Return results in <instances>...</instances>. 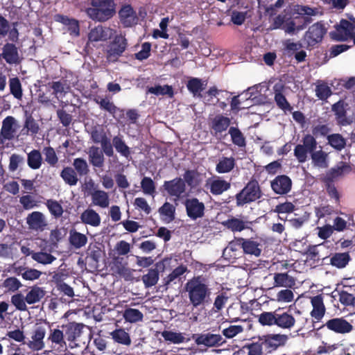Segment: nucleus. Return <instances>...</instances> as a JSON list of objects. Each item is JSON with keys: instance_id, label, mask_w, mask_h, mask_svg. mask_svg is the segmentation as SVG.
<instances>
[{"instance_id": "20", "label": "nucleus", "mask_w": 355, "mask_h": 355, "mask_svg": "<svg viewBox=\"0 0 355 355\" xmlns=\"http://www.w3.org/2000/svg\"><path fill=\"white\" fill-rule=\"evenodd\" d=\"M337 334H347L352 331L353 326L347 320L343 318H335L327 321L325 324L322 325L319 329L323 327Z\"/></svg>"}, {"instance_id": "51", "label": "nucleus", "mask_w": 355, "mask_h": 355, "mask_svg": "<svg viewBox=\"0 0 355 355\" xmlns=\"http://www.w3.org/2000/svg\"><path fill=\"white\" fill-rule=\"evenodd\" d=\"M247 223L248 222L243 221L234 217L229 218L223 223L224 225L227 227V229L232 230L234 232H241L248 228Z\"/></svg>"}, {"instance_id": "31", "label": "nucleus", "mask_w": 355, "mask_h": 355, "mask_svg": "<svg viewBox=\"0 0 355 355\" xmlns=\"http://www.w3.org/2000/svg\"><path fill=\"white\" fill-rule=\"evenodd\" d=\"M311 164L315 167L326 168L329 166V155L322 150L321 146H320V150H315L311 154Z\"/></svg>"}, {"instance_id": "41", "label": "nucleus", "mask_w": 355, "mask_h": 355, "mask_svg": "<svg viewBox=\"0 0 355 355\" xmlns=\"http://www.w3.org/2000/svg\"><path fill=\"white\" fill-rule=\"evenodd\" d=\"M69 243L76 249H80L87 243V237L75 230H71L69 237Z\"/></svg>"}, {"instance_id": "59", "label": "nucleus", "mask_w": 355, "mask_h": 355, "mask_svg": "<svg viewBox=\"0 0 355 355\" xmlns=\"http://www.w3.org/2000/svg\"><path fill=\"white\" fill-rule=\"evenodd\" d=\"M148 92L156 96L168 95L169 97H173L174 94L172 86L168 85L164 86L155 85V87H148Z\"/></svg>"}, {"instance_id": "13", "label": "nucleus", "mask_w": 355, "mask_h": 355, "mask_svg": "<svg viewBox=\"0 0 355 355\" xmlns=\"http://www.w3.org/2000/svg\"><path fill=\"white\" fill-rule=\"evenodd\" d=\"M326 33V28L321 22H316L311 26L306 32L304 38L310 46H313L322 40Z\"/></svg>"}, {"instance_id": "37", "label": "nucleus", "mask_w": 355, "mask_h": 355, "mask_svg": "<svg viewBox=\"0 0 355 355\" xmlns=\"http://www.w3.org/2000/svg\"><path fill=\"white\" fill-rule=\"evenodd\" d=\"M92 203L94 205L102 208H106L109 206L110 200L107 192L103 190H95L90 193Z\"/></svg>"}, {"instance_id": "26", "label": "nucleus", "mask_w": 355, "mask_h": 355, "mask_svg": "<svg viewBox=\"0 0 355 355\" xmlns=\"http://www.w3.org/2000/svg\"><path fill=\"white\" fill-rule=\"evenodd\" d=\"M55 20L67 27V31L70 35L78 37L80 35V24L78 20L69 18L68 16L58 14L55 16Z\"/></svg>"}, {"instance_id": "12", "label": "nucleus", "mask_w": 355, "mask_h": 355, "mask_svg": "<svg viewBox=\"0 0 355 355\" xmlns=\"http://www.w3.org/2000/svg\"><path fill=\"white\" fill-rule=\"evenodd\" d=\"M128 46V41L125 35L121 34L114 37L110 49L107 51V58L110 61H116L122 55Z\"/></svg>"}, {"instance_id": "34", "label": "nucleus", "mask_w": 355, "mask_h": 355, "mask_svg": "<svg viewBox=\"0 0 355 355\" xmlns=\"http://www.w3.org/2000/svg\"><path fill=\"white\" fill-rule=\"evenodd\" d=\"M94 101L99 105L101 110L107 112L109 114L114 116L115 114L118 112H123L122 110L116 107L113 101H110L108 98H101L96 96L94 98Z\"/></svg>"}, {"instance_id": "11", "label": "nucleus", "mask_w": 355, "mask_h": 355, "mask_svg": "<svg viewBox=\"0 0 355 355\" xmlns=\"http://www.w3.org/2000/svg\"><path fill=\"white\" fill-rule=\"evenodd\" d=\"M162 188L168 196L173 197L175 200H178L182 198L186 191L185 182L181 178H175L171 180L164 181Z\"/></svg>"}, {"instance_id": "8", "label": "nucleus", "mask_w": 355, "mask_h": 355, "mask_svg": "<svg viewBox=\"0 0 355 355\" xmlns=\"http://www.w3.org/2000/svg\"><path fill=\"white\" fill-rule=\"evenodd\" d=\"M232 119L222 114L215 115L209 119V127L211 135L221 139L222 134L231 127Z\"/></svg>"}, {"instance_id": "10", "label": "nucleus", "mask_w": 355, "mask_h": 355, "mask_svg": "<svg viewBox=\"0 0 355 355\" xmlns=\"http://www.w3.org/2000/svg\"><path fill=\"white\" fill-rule=\"evenodd\" d=\"M261 338L266 354L272 353L279 347L284 346L288 340L287 335L281 334H268L262 336Z\"/></svg>"}, {"instance_id": "38", "label": "nucleus", "mask_w": 355, "mask_h": 355, "mask_svg": "<svg viewBox=\"0 0 355 355\" xmlns=\"http://www.w3.org/2000/svg\"><path fill=\"white\" fill-rule=\"evenodd\" d=\"M295 285V279L287 272L275 273L274 286L291 288Z\"/></svg>"}, {"instance_id": "21", "label": "nucleus", "mask_w": 355, "mask_h": 355, "mask_svg": "<svg viewBox=\"0 0 355 355\" xmlns=\"http://www.w3.org/2000/svg\"><path fill=\"white\" fill-rule=\"evenodd\" d=\"M276 326L283 329H291L294 327L296 320L291 310L283 308L277 309Z\"/></svg>"}, {"instance_id": "28", "label": "nucleus", "mask_w": 355, "mask_h": 355, "mask_svg": "<svg viewBox=\"0 0 355 355\" xmlns=\"http://www.w3.org/2000/svg\"><path fill=\"white\" fill-rule=\"evenodd\" d=\"M284 85L276 84L273 87L274 100L277 106L284 112H291L293 107L283 94Z\"/></svg>"}, {"instance_id": "19", "label": "nucleus", "mask_w": 355, "mask_h": 355, "mask_svg": "<svg viewBox=\"0 0 355 355\" xmlns=\"http://www.w3.org/2000/svg\"><path fill=\"white\" fill-rule=\"evenodd\" d=\"M3 59L9 64H19L21 62L18 48L13 43L7 42L2 48L0 59Z\"/></svg>"}, {"instance_id": "46", "label": "nucleus", "mask_w": 355, "mask_h": 355, "mask_svg": "<svg viewBox=\"0 0 355 355\" xmlns=\"http://www.w3.org/2000/svg\"><path fill=\"white\" fill-rule=\"evenodd\" d=\"M110 335L114 341L119 344L126 346H129L131 344L130 336L124 329H116L111 332Z\"/></svg>"}, {"instance_id": "7", "label": "nucleus", "mask_w": 355, "mask_h": 355, "mask_svg": "<svg viewBox=\"0 0 355 355\" xmlns=\"http://www.w3.org/2000/svg\"><path fill=\"white\" fill-rule=\"evenodd\" d=\"M355 25L347 19H341L340 24L336 26V30L330 32L331 38L337 42L347 41L354 35Z\"/></svg>"}, {"instance_id": "60", "label": "nucleus", "mask_w": 355, "mask_h": 355, "mask_svg": "<svg viewBox=\"0 0 355 355\" xmlns=\"http://www.w3.org/2000/svg\"><path fill=\"white\" fill-rule=\"evenodd\" d=\"M73 166L77 175L79 176L87 175L89 172V166L85 159L83 158H76L73 159Z\"/></svg>"}, {"instance_id": "22", "label": "nucleus", "mask_w": 355, "mask_h": 355, "mask_svg": "<svg viewBox=\"0 0 355 355\" xmlns=\"http://www.w3.org/2000/svg\"><path fill=\"white\" fill-rule=\"evenodd\" d=\"M26 223L31 230L42 231L47 226L45 216L43 213L35 211L26 217Z\"/></svg>"}, {"instance_id": "62", "label": "nucleus", "mask_w": 355, "mask_h": 355, "mask_svg": "<svg viewBox=\"0 0 355 355\" xmlns=\"http://www.w3.org/2000/svg\"><path fill=\"white\" fill-rule=\"evenodd\" d=\"M2 286L6 289L7 292L14 293L22 286V284L17 278L10 277L3 282Z\"/></svg>"}, {"instance_id": "57", "label": "nucleus", "mask_w": 355, "mask_h": 355, "mask_svg": "<svg viewBox=\"0 0 355 355\" xmlns=\"http://www.w3.org/2000/svg\"><path fill=\"white\" fill-rule=\"evenodd\" d=\"M162 336L166 340L173 344H180L184 342V337L182 333L174 332L172 331H164L162 332Z\"/></svg>"}, {"instance_id": "30", "label": "nucleus", "mask_w": 355, "mask_h": 355, "mask_svg": "<svg viewBox=\"0 0 355 355\" xmlns=\"http://www.w3.org/2000/svg\"><path fill=\"white\" fill-rule=\"evenodd\" d=\"M347 104L343 100H339L331 107V110L334 112L336 121L342 125L349 123L347 119Z\"/></svg>"}, {"instance_id": "3", "label": "nucleus", "mask_w": 355, "mask_h": 355, "mask_svg": "<svg viewBox=\"0 0 355 355\" xmlns=\"http://www.w3.org/2000/svg\"><path fill=\"white\" fill-rule=\"evenodd\" d=\"M64 337L69 342L71 347H80L89 341L92 336L90 327L83 323L68 322L62 326Z\"/></svg>"}, {"instance_id": "50", "label": "nucleus", "mask_w": 355, "mask_h": 355, "mask_svg": "<svg viewBox=\"0 0 355 355\" xmlns=\"http://www.w3.org/2000/svg\"><path fill=\"white\" fill-rule=\"evenodd\" d=\"M45 205L53 218L57 219L62 216L64 209L59 202L53 199H49L46 201Z\"/></svg>"}, {"instance_id": "54", "label": "nucleus", "mask_w": 355, "mask_h": 355, "mask_svg": "<svg viewBox=\"0 0 355 355\" xmlns=\"http://www.w3.org/2000/svg\"><path fill=\"white\" fill-rule=\"evenodd\" d=\"M123 317L126 322L136 323L143 320L144 315L138 309L128 308L123 311Z\"/></svg>"}, {"instance_id": "58", "label": "nucleus", "mask_w": 355, "mask_h": 355, "mask_svg": "<svg viewBox=\"0 0 355 355\" xmlns=\"http://www.w3.org/2000/svg\"><path fill=\"white\" fill-rule=\"evenodd\" d=\"M187 270V267L180 265L175 268L166 277L164 278L166 285L170 284L171 282L175 283L178 279L180 280L181 276Z\"/></svg>"}, {"instance_id": "44", "label": "nucleus", "mask_w": 355, "mask_h": 355, "mask_svg": "<svg viewBox=\"0 0 355 355\" xmlns=\"http://www.w3.org/2000/svg\"><path fill=\"white\" fill-rule=\"evenodd\" d=\"M60 177L63 181L69 186H75L78 182V178L76 171L70 166L63 168L60 172Z\"/></svg>"}, {"instance_id": "49", "label": "nucleus", "mask_w": 355, "mask_h": 355, "mask_svg": "<svg viewBox=\"0 0 355 355\" xmlns=\"http://www.w3.org/2000/svg\"><path fill=\"white\" fill-rule=\"evenodd\" d=\"M187 87L194 96H201L200 92L205 88L202 80L198 78L189 79L187 83Z\"/></svg>"}, {"instance_id": "40", "label": "nucleus", "mask_w": 355, "mask_h": 355, "mask_svg": "<svg viewBox=\"0 0 355 355\" xmlns=\"http://www.w3.org/2000/svg\"><path fill=\"white\" fill-rule=\"evenodd\" d=\"M48 85L53 89L52 94L57 98H62L70 89V87L67 84V80L53 81L49 83Z\"/></svg>"}, {"instance_id": "61", "label": "nucleus", "mask_w": 355, "mask_h": 355, "mask_svg": "<svg viewBox=\"0 0 355 355\" xmlns=\"http://www.w3.org/2000/svg\"><path fill=\"white\" fill-rule=\"evenodd\" d=\"M32 259L37 263L46 265L51 263L56 258L50 253L44 252H33Z\"/></svg>"}, {"instance_id": "47", "label": "nucleus", "mask_w": 355, "mask_h": 355, "mask_svg": "<svg viewBox=\"0 0 355 355\" xmlns=\"http://www.w3.org/2000/svg\"><path fill=\"white\" fill-rule=\"evenodd\" d=\"M277 309L275 311H263L258 315V322L262 326H276Z\"/></svg>"}, {"instance_id": "25", "label": "nucleus", "mask_w": 355, "mask_h": 355, "mask_svg": "<svg viewBox=\"0 0 355 355\" xmlns=\"http://www.w3.org/2000/svg\"><path fill=\"white\" fill-rule=\"evenodd\" d=\"M46 334V329L42 326H37L33 331L32 340L27 343V345L33 350L39 351L44 348L43 339Z\"/></svg>"}, {"instance_id": "23", "label": "nucleus", "mask_w": 355, "mask_h": 355, "mask_svg": "<svg viewBox=\"0 0 355 355\" xmlns=\"http://www.w3.org/2000/svg\"><path fill=\"white\" fill-rule=\"evenodd\" d=\"M323 298L324 297L322 294L317 295L311 298V303L313 306V309L311 311V315L316 320V322L320 321L326 312Z\"/></svg>"}, {"instance_id": "36", "label": "nucleus", "mask_w": 355, "mask_h": 355, "mask_svg": "<svg viewBox=\"0 0 355 355\" xmlns=\"http://www.w3.org/2000/svg\"><path fill=\"white\" fill-rule=\"evenodd\" d=\"M113 148L121 156L128 158L130 156V148L125 144L122 135H116L112 138Z\"/></svg>"}, {"instance_id": "63", "label": "nucleus", "mask_w": 355, "mask_h": 355, "mask_svg": "<svg viewBox=\"0 0 355 355\" xmlns=\"http://www.w3.org/2000/svg\"><path fill=\"white\" fill-rule=\"evenodd\" d=\"M25 162V158L23 155L13 153L10 156L8 170L10 172H15L17 168L22 166Z\"/></svg>"}, {"instance_id": "27", "label": "nucleus", "mask_w": 355, "mask_h": 355, "mask_svg": "<svg viewBox=\"0 0 355 355\" xmlns=\"http://www.w3.org/2000/svg\"><path fill=\"white\" fill-rule=\"evenodd\" d=\"M210 193L214 196H218L227 191L231 187V183L220 177L209 179L207 181Z\"/></svg>"}, {"instance_id": "2", "label": "nucleus", "mask_w": 355, "mask_h": 355, "mask_svg": "<svg viewBox=\"0 0 355 355\" xmlns=\"http://www.w3.org/2000/svg\"><path fill=\"white\" fill-rule=\"evenodd\" d=\"M85 12L92 21L103 23L115 16L116 3L114 0H91L90 6Z\"/></svg>"}, {"instance_id": "32", "label": "nucleus", "mask_w": 355, "mask_h": 355, "mask_svg": "<svg viewBox=\"0 0 355 355\" xmlns=\"http://www.w3.org/2000/svg\"><path fill=\"white\" fill-rule=\"evenodd\" d=\"M104 153L95 146H92L89 149V161L94 167L102 168L104 166L105 157Z\"/></svg>"}, {"instance_id": "43", "label": "nucleus", "mask_w": 355, "mask_h": 355, "mask_svg": "<svg viewBox=\"0 0 355 355\" xmlns=\"http://www.w3.org/2000/svg\"><path fill=\"white\" fill-rule=\"evenodd\" d=\"M350 260L351 257L348 252H336L330 257V263L338 268H343Z\"/></svg>"}, {"instance_id": "18", "label": "nucleus", "mask_w": 355, "mask_h": 355, "mask_svg": "<svg viewBox=\"0 0 355 355\" xmlns=\"http://www.w3.org/2000/svg\"><path fill=\"white\" fill-rule=\"evenodd\" d=\"M16 131V119L12 116H6L2 121V126L0 132V140L1 144H3L5 141L13 139Z\"/></svg>"}, {"instance_id": "9", "label": "nucleus", "mask_w": 355, "mask_h": 355, "mask_svg": "<svg viewBox=\"0 0 355 355\" xmlns=\"http://www.w3.org/2000/svg\"><path fill=\"white\" fill-rule=\"evenodd\" d=\"M184 205L187 215L190 219L196 220L205 216V205L197 198H187L184 202Z\"/></svg>"}, {"instance_id": "33", "label": "nucleus", "mask_w": 355, "mask_h": 355, "mask_svg": "<svg viewBox=\"0 0 355 355\" xmlns=\"http://www.w3.org/2000/svg\"><path fill=\"white\" fill-rule=\"evenodd\" d=\"M80 218L84 224L98 227L101 224L99 214L92 209H87L80 215Z\"/></svg>"}, {"instance_id": "1", "label": "nucleus", "mask_w": 355, "mask_h": 355, "mask_svg": "<svg viewBox=\"0 0 355 355\" xmlns=\"http://www.w3.org/2000/svg\"><path fill=\"white\" fill-rule=\"evenodd\" d=\"M184 289L193 307L205 306L210 301L211 289L208 280L202 275L194 276L189 279Z\"/></svg>"}, {"instance_id": "14", "label": "nucleus", "mask_w": 355, "mask_h": 355, "mask_svg": "<svg viewBox=\"0 0 355 355\" xmlns=\"http://www.w3.org/2000/svg\"><path fill=\"white\" fill-rule=\"evenodd\" d=\"M121 24L124 28H130L138 22V17L130 4H124L118 12Z\"/></svg>"}, {"instance_id": "52", "label": "nucleus", "mask_w": 355, "mask_h": 355, "mask_svg": "<svg viewBox=\"0 0 355 355\" xmlns=\"http://www.w3.org/2000/svg\"><path fill=\"white\" fill-rule=\"evenodd\" d=\"M45 295L44 291L38 286H33L25 297L26 302L29 304L38 302Z\"/></svg>"}, {"instance_id": "15", "label": "nucleus", "mask_w": 355, "mask_h": 355, "mask_svg": "<svg viewBox=\"0 0 355 355\" xmlns=\"http://www.w3.org/2000/svg\"><path fill=\"white\" fill-rule=\"evenodd\" d=\"M192 338L198 345H203L206 347L221 346L226 341L220 334H193Z\"/></svg>"}, {"instance_id": "48", "label": "nucleus", "mask_w": 355, "mask_h": 355, "mask_svg": "<svg viewBox=\"0 0 355 355\" xmlns=\"http://www.w3.org/2000/svg\"><path fill=\"white\" fill-rule=\"evenodd\" d=\"M328 144L338 151L342 150L346 146L345 139L338 133L329 135L327 137Z\"/></svg>"}, {"instance_id": "5", "label": "nucleus", "mask_w": 355, "mask_h": 355, "mask_svg": "<svg viewBox=\"0 0 355 355\" xmlns=\"http://www.w3.org/2000/svg\"><path fill=\"white\" fill-rule=\"evenodd\" d=\"M318 142L316 139L311 134L303 135L301 143L295 146L294 148V156L299 163H304L308 159V155L316 150Z\"/></svg>"}, {"instance_id": "35", "label": "nucleus", "mask_w": 355, "mask_h": 355, "mask_svg": "<svg viewBox=\"0 0 355 355\" xmlns=\"http://www.w3.org/2000/svg\"><path fill=\"white\" fill-rule=\"evenodd\" d=\"M342 166L331 168L326 175L321 179L322 182L334 183V179L342 175L344 172L350 170V166L345 163L341 162Z\"/></svg>"}, {"instance_id": "24", "label": "nucleus", "mask_w": 355, "mask_h": 355, "mask_svg": "<svg viewBox=\"0 0 355 355\" xmlns=\"http://www.w3.org/2000/svg\"><path fill=\"white\" fill-rule=\"evenodd\" d=\"M112 270L114 272L119 275L125 280H130L132 277V270L126 266L127 263H124V259L121 257H114L112 258Z\"/></svg>"}, {"instance_id": "64", "label": "nucleus", "mask_w": 355, "mask_h": 355, "mask_svg": "<svg viewBox=\"0 0 355 355\" xmlns=\"http://www.w3.org/2000/svg\"><path fill=\"white\" fill-rule=\"evenodd\" d=\"M315 91L316 96L322 101H326L332 95L331 88L326 83L316 85Z\"/></svg>"}, {"instance_id": "39", "label": "nucleus", "mask_w": 355, "mask_h": 355, "mask_svg": "<svg viewBox=\"0 0 355 355\" xmlns=\"http://www.w3.org/2000/svg\"><path fill=\"white\" fill-rule=\"evenodd\" d=\"M228 134L230 135L232 142L239 148H245L246 139L238 127L231 126L229 128Z\"/></svg>"}, {"instance_id": "17", "label": "nucleus", "mask_w": 355, "mask_h": 355, "mask_svg": "<svg viewBox=\"0 0 355 355\" xmlns=\"http://www.w3.org/2000/svg\"><path fill=\"white\" fill-rule=\"evenodd\" d=\"M114 33L115 31L110 27L98 25L89 31L88 41L90 42H105L110 40Z\"/></svg>"}, {"instance_id": "6", "label": "nucleus", "mask_w": 355, "mask_h": 355, "mask_svg": "<svg viewBox=\"0 0 355 355\" xmlns=\"http://www.w3.org/2000/svg\"><path fill=\"white\" fill-rule=\"evenodd\" d=\"M260 243L252 239H244L235 237L230 244L229 247L232 251L242 249L244 254L259 257L261 253Z\"/></svg>"}, {"instance_id": "16", "label": "nucleus", "mask_w": 355, "mask_h": 355, "mask_svg": "<svg viewBox=\"0 0 355 355\" xmlns=\"http://www.w3.org/2000/svg\"><path fill=\"white\" fill-rule=\"evenodd\" d=\"M270 187L275 193L286 195L291 190L292 180L286 175H279L270 182Z\"/></svg>"}, {"instance_id": "29", "label": "nucleus", "mask_w": 355, "mask_h": 355, "mask_svg": "<svg viewBox=\"0 0 355 355\" xmlns=\"http://www.w3.org/2000/svg\"><path fill=\"white\" fill-rule=\"evenodd\" d=\"M243 350L248 351V355H265L264 345L261 336L253 338L251 342L245 344Z\"/></svg>"}, {"instance_id": "4", "label": "nucleus", "mask_w": 355, "mask_h": 355, "mask_svg": "<svg viewBox=\"0 0 355 355\" xmlns=\"http://www.w3.org/2000/svg\"><path fill=\"white\" fill-rule=\"evenodd\" d=\"M262 191L259 182L252 178L241 190L236 194V203L238 207L255 202L262 197Z\"/></svg>"}, {"instance_id": "53", "label": "nucleus", "mask_w": 355, "mask_h": 355, "mask_svg": "<svg viewBox=\"0 0 355 355\" xmlns=\"http://www.w3.org/2000/svg\"><path fill=\"white\" fill-rule=\"evenodd\" d=\"M146 288H150L157 284L159 280V271L157 268H150L148 273L141 278Z\"/></svg>"}, {"instance_id": "42", "label": "nucleus", "mask_w": 355, "mask_h": 355, "mask_svg": "<svg viewBox=\"0 0 355 355\" xmlns=\"http://www.w3.org/2000/svg\"><path fill=\"white\" fill-rule=\"evenodd\" d=\"M235 159L234 157H223L219 159L216 166V171L218 173H227L230 172L235 166Z\"/></svg>"}, {"instance_id": "56", "label": "nucleus", "mask_w": 355, "mask_h": 355, "mask_svg": "<svg viewBox=\"0 0 355 355\" xmlns=\"http://www.w3.org/2000/svg\"><path fill=\"white\" fill-rule=\"evenodd\" d=\"M159 214L164 217L165 220L168 221H173L175 217V207L166 202L164 205L159 208L158 210Z\"/></svg>"}, {"instance_id": "45", "label": "nucleus", "mask_w": 355, "mask_h": 355, "mask_svg": "<svg viewBox=\"0 0 355 355\" xmlns=\"http://www.w3.org/2000/svg\"><path fill=\"white\" fill-rule=\"evenodd\" d=\"M42 162V154L39 150L33 149L27 154V164L31 169H39Z\"/></svg>"}, {"instance_id": "55", "label": "nucleus", "mask_w": 355, "mask_h": 355, "mask_svg": "<svg viewBox=\"0 0 355 355\" xmlns=\"http://www.w3.org/2000/svg\"><path fill=\"white\" fill-rule=\"evenodd\" d=\"M10 94L17 99L21 100L23 96V90L21 82L17 77L11 78L9 80Z\"/></svg>"}]
</instances>
